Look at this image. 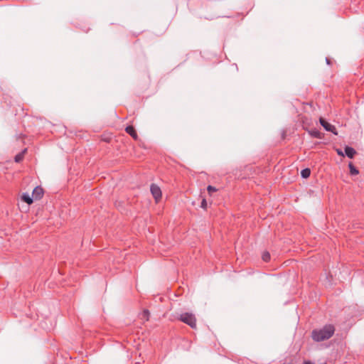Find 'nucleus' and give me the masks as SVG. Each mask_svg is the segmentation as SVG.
Masks as SVG:
<instances>
[{"label": "nucleus", "mask_w": 364, "mask_h": 364, "mask_svg": "<svg viewBox=\"0 0 364 364\" xmlns=\"http://www.w3.org/2000/svg\"><path fill=\"white\" fill-rule=\"evenodd\" d=\"M304 364H314V363H311V362H310V361H306V362L304 363Z\"/></svg>", "instance_id": "nucleus-19"}, {"label": "nucleus", "mask_w": 364, "mask_h": 364, "mask_svg": "<svg viewBox=\"0 0 364 364\" xmlns=\"http://www.w3.org/2000/svg\"><path fill=\"white\" fill-rule=\"evenodd\" d=\"M262 259L264 261V262H268L269 261L270 259V254L268 252H264L263 254H262Z\"/></svg>", "instance_id": "nucleus-12"}, {"label": "nucleus", "mask_w": 364, "mask_h": 364, "mask_svg": "<svg viewBox=\"0 0 364 364\" xmlns=\"http://www.w3.org/2000/svg\"><path fill=\"white\" fill-rule=\"evenodd\" d=\"M149 311L148 310H144L142 314L143 318H145L146 320H149Z\"/></svg>", "instance_id": "nucleus-14"}, {"label": "nucleus", "mask_w": 364, "mask_h": 364, "mask_svg": "<svg viewBox=\"0 0 364 364\" xmlns=\"http://www.w3.org/2000/svg\"><path fill=\"white\" fill-rule=\"evenodd\" d=\"M321 125L328 132H332L334 134H337L336 128L333 124L328 123L323 118L319 119Z\"/></svg>", "instance_id": "nucleus-3"}, {"label": "nucleus", "mask_w": 364, "mask_h": 364, "mask_svg": "<svg viewBox=\"0 0 364 364\" xmlns=\"http://www.w3.org/2000/svg\"><path fill=\"white\" fill-rule=\"evenodd\" d=\"M335 328L328 324L319 329H314L311 332V338L314 341L321 342L329 339L334 333Z\"/></svg>", "instance_id": "nucleus-1"}, {"label": "nucleus", "mask_w": 364, "mask_h": 364, "mask_svg": "<svg viewBox=\"0 0 364 364\" xmlns=\"http://www.w3.org/2000/svg\"><path fill=\"white\" fill-rule=\"evenodd\" d=\"M21 200L28 203V205L31 204L33 203V197L31 196L28 193H23L21 196Z\"/></svg>", "instance_id": "nucleus-8"}, {"label": "nucleus", "mask_w": 364, "mask_h": 364, "mask_svg": "<svg viewBox=\"0 0 364 364\" xmlns=\"http://www.w3.org/2000/svg\"><path fill=\"white\" fill-rule=\"evenodd\" d=\"M309 133L311 136H313L314 138H317V139L321 138V132L316 129H314L309 131Z\"/></svg>", "instance_id": "nucleus-9"}, {"label": "nucleus", "mask_w": 364, "mask_h": 364, "mask_svg": "<svg viewBox=\"0 0 364 364\" xmlns=\"http://www.w3.org/2000/svg\"><path fill=\"white\" fill-rule=\"evenodd\" d=\"M25 151H26V150H24L22 153L18 154H17V155L15 156V161H16V162H20V161L23 159V154H24Z\"/></svg>", "instance_id": "nucleus-13"}, {"label": "nucleus", "mask_w": 364, "mask_h": 364, "mask_svg": "<svg viewBox=\"0 0 364 364\" xmlns=\"http://www.w3.org/2000/svg\"><path fill=\"white\" fill-rule=\"evenodd\" d=\"M207 207V202L205 200V199H203L202 202H201V208H206Z\"/></svg>", "instance_id": "nucleus-16"}, {"label": "nucleus", "mask_w": 364, "mask_h": 364, "mask_svg": "<svg viewBox=\"0 0 364 364\" xmlns=\"http://www.w3.org/2000/svg\"><path fill=\"white\" fill-rule=\"evenodd\" d=\"M345 154L348 158L353 159L356 151L353 148L347 146L345 147Z\"/></svg>", "instance_id": "nucleus-7"}, {"label": "nucleus", "mask_w": 364, "mask_h": 364, "mask_svg": "<svg viewBox=\"0 0 364 364\" xmlns=\"http://www.w3.org/2000/svg\"><path fill=\"white\" fill-rule=\"evenodd\" d=\"M337 154H338V155H340V156H343V151H342L341 150H340V149H338V150H337Z\"/></svg>", "instance_id": "nucleus-17"}, {"label": "nucleus", "mask_w": 364, "mask_h": 364, "mask_svg": "<svg viewBox=\"0 0 364 364\" xmlns=\"http://www.w3.org/2000/svg\"><path fill=\"white\" fill-rule=\"evenodd\" d=\"M179 320L187 325L190 326L192 328L196 327V318L191 313H183L179 316Z\"/></svg>", "instance_id": "nucleus-2"}, {"label": "nucleus", "mask_w": 364, "mask_h": 364, "mask_svg": "<svg viewBox=\"0 0 364 364\" xmlns=\"http://www.w3.org/2000/svg\"><path fill=\"white\" fill-rule=\"evenodd\" d=\"M125 131L127 134H129L134 139L136 140L138 139V135L135 129L132 126H128L126 127Z\"/></svg>", "instance_id": "nucleus-6"}, {"label": "nucleus", "mask_w": 364, "mask_h": 364, "mask_svg": "<svg viewBox=\"0 0 364 364\" xmlns=\"http://www.w3.org/2000/svg\"><path fill=\"white\" fill-rule=\"evenodd\" d=\"M150 191L156 202H158L161 198V191L160 188L156 184H151Z\"/></svg>", "instance_id": "nucleus-4"}, {"label": "nucleus", "mask_w": 364, "mask_h": 364, "mask_svg": "<svg viewBox=\"0 0 364 364\" xmlns=\"http://www.w3.org/2000/svg\"><path fill=\"white\" fill-rule=\"evenodd\" d=\"M207 190L209 194H211L212 193L215 192L217 191V189L212 186H208Z\"/></svg>", "instance_id": "nucleus-15"}, {"label": "nucleus", "mask_w": 364, "mask_h": 364, "mask_svg": "<svg viewBox=\"0 0 364 364\" xmlns=\"http://www.w3.org/2000/svg\"><path fill=\"white\" fill-rule=\"evenodd\" d=\"M348 167L350 169V173L352 176L358 175L359 173L358 170L353 166V164L350 162L348 164Z\"/></svg>", "instance_id": "nucleus-10"}, {"label": "nucleus", "mask_w": 364, "mask_h": 364, "mask_svg": "<svg viewBox=\"0 0 364 364\" xmlns=\"http://www.w3.org/2000/svg\"><path fill=\"white\" fill-rule=\"evenodd\" d=\"M326 63H327L328 65H330V63H330V60H329L328 58H326Z\"/></svg>", "instance_id": "nucleus-18"}, {"label": "nucleus", "mask_w": 364, "mask_h": 364, "mask_svg": "<svg viewBox=\"0 0 364 364\" xmlns=\"http://www.w3.org/2000/svg\"><path fill=\"white\" fill-rule=\"evenodd\" d=\"M43 196V190L42 188L37 186L36 187L32 193V197L36 200L41 199Z\"/></svg>", "instance_id": "nucleus-5"}, {"label": "nucleus", "mask_w": 364, "mask_h": 364, "mask_svg": "<svg viewBox=\"0 0 364 364\" xmlns=\"http://www.w3.org/2000/svg\"><path fill=\"white\" fill-rule=\"evenodd\" d=\"M311 170L309 168H306L301 171V176L304 178H307L310 176Z\"/></svg>", "instance_id": "nucleus-11"}]
</instances>
